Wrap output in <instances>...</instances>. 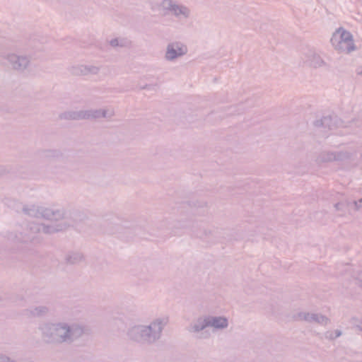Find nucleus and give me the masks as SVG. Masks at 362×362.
Segmentation results:
<instances>
[{
	"label": "nucleus",
	"mask_w": 362,
	"mask_h": 362,
	"mask_svg": "<svg viewBox=\"0 0 362 362\" xmlns=\"http://www.w3.org/2000/svg\"><path fill=\"white\" fill-rule=\"evenodd\" d=\"M186 51V48L183 46L179 47L178 45H175V48L174 46L169 47L168 51L166 52V57L169 59H173L177 56L182 55Z\"/></svg>",
	"instance_id": "f03ea898"
},
{
	"label": "nucleus",
	"mask_w": 362,
	"mask_h": 362,
	"mask_svg": "<svg viewBox=\"0 0 362 362\" xmlns=\"http://www.w3.org/2000/svg\"><path fill=\"white\" fill-rule=\"evenodd\" d=\"M332 42L339 49H343L344 46L345 49L351 51L354 48L352 35L342 28H339L334 33Z\"/></svg>",
	"instance_id": "f257e3e1"
},
{
	"label": "nucleus",
	"mask_w": 362,
	"mask_h": 362,
	"mask_svg": "<svg viewBox=\"0 0 362 362\" xmlns=\"http://www.w3.org/2000/svg\"><path fill=\"white\" fill-rule=\"evenodd\" d=\"M212 325L215 327H224L227 325V320L221 317L214 319L212 322Z\"/></svg>",
	"instance_id": "7ed1b4c3"
},
{
	"label": "nucleus",
	"mask_w": 362,
	"mask_h": 362,
	"mask_svg": "<svg viewBox=\"0 0 362 362\" xmlns=\"http://www.w3.org/2000/svg\"><path fill=\"white\" fill-rule=\"evenodd\" d=\"M172 9L174 11L175 13V14H179V13H183V14H185L187 13V9L186 8H180L179 6H173L172 8Z\"/></svg>",
	"instance_id": "20e7f679"
}]
</instances>
